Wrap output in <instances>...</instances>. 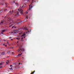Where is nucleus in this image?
<instances>
[{
  "mask_svg": "<svg viewBox=\"0 0 74 74\" xmlns=\"http://www.w3.org/2000/svg\"><path fill=\"white\" fill-rule=\"evenodd\" d=\"M25 6H26V4H24L22 6L20 7V8H21V9L18 10V11H19L20 12H21V14H23V10H22V8H24V7H25Z\"/></svg>",
  "mask_w": 74,
  "mask_h": 74,
  "instance_id": "obj_1",
  "label": "nucleus"
},
{
  "mask_svg": "<svg viewBox=\"0 0 74 74\" xmlns=\"http://www.w3.org/2000/svg\"><path fill=\"white\" fill-rule=\"evenodd\" d=\"M27 27H26V28H25L24 29H25V30L27 31L28 30V32L29 33H30V32H31V31L30 30H29V29H27Z\"/></svg>",
  "mask_w": 74,
  "mask_h": 74,
  "instance_id": "obj_2",
  "label": "nucleus"
},
{
  "mask_svg": "<svg viewBox=\"0 0 74 74\" xmlns=\"http://www.w3.org/2000/svg\"><path fill=\"white\" fill-rule=\"evenodd\" d=\"M33 8V6H30V5H29V9L28 11H30L31 10H32V8Z\"/></svg>",
  "mask_w": 74,
  "mask_h": 74,
  "instance_id": "obj_3",
  "label": "nucleus"
},
{
  "mask_svg": "<svg viewBox=\"0 0 74 74\" xmlns=\"http://www.w3.org/2000/svg\"><path fill=\"white\" fill-rule=\"evenodd\" d=\"M16 14L15 15V16H16V17H17V16H17L19 15V12H16Z\"/></svg>",
  "mask_w": 74,
  "mask_h": 74,
  "instance_id": "obj_4",
  "label": "nucleus"
},
{
  "mask_svg": "<svg viewBox=\"0 0 74 74\" xmlns=\"http://www.w3.org/2000/svg\"><path fill=\"white\" fill-rule=\"evenodd\" d=\"M27 33V32H25L24 34L23 35H22L21 36V37H23V36H25L26 35V33Z\"/></svg>",
  "mask_w": 74,
  "mask_h": 74,
  "instance_id": "obj_5",
  "label": "nucleus"
},
{
  "mask_svg": "<svg viewBox=\"0 0 74 74\" xmlns=\"http://www.w3.org/2000/svg\"><path fill=\"white\" fill-rule=\"evenodd\" d=\"M13 12H14V11L12 10V11H10V14H12V13H13Z\"/></svg>",
  "mask_w": 74,
  "mask_h": 74,
  "instance_id": "obj_6",
  "label": "nucleus"
},
{
  "mask_svg": "<svg viewBox=\"0 0 74 74\" xmlns=\"http://www.w3.org/2000/svg\"><path fill=\"white\" fill-rule=\"evenodd\" d=\"M5 30H6L5 29H3L2 30V32H1V33H3V32H5Z\"/></svg>",
  "mask_w": 74,
  "mask_h": 74,
  "instance_id": "obj_7",
  "label": "nucleus"
},
{
  "mask_svg": "<svg viewBox=\"0 0 74 74\" xmlns=\"http://www.w3.org/2000/svg\"><path fill=\"white\" fill-rule=\"evenodd\" d=\"M13 28H14V29H15L16 28V27H15V26H13L12 27V29H13Z\"/></svg>",
  "mask_w": 74,
  "mask_h": 74,
  "instance_id": "obj_8",
  "label": "nucleus"
},
{
  "mask_svg": "<svg viewBox=\"0 0 74 74\" xmlns=\"http://www.w3.org/2000/svg\"><path fill=\"white\" fill-rule=\"evenodd\" d=\"M34 73H35V71H34V72H32L30 74H34Z\"/></svg>",
  "mask_w": 74,
  "mask_h": 74,
  "instance_id": "obj_9",
  "label": "nucleus"
},
{
  "mask_svg": "<svg viewBox=\"0 0 74 74\" xmlns=\"http://www.w3.org/2000/svg\"><path fill=\"white\" fill-rule=\"evenodd\" d=\"M3 21H1V22L0 25H1V24H3Z\"/></svg>",
  "mask_w": 74,
  "mask_h": 74,
  "instance_id": "obj_10",
  "label": "nucleus"
},
{
  "mask_svg": "<svg viewBox=\"0 0 74 74\" xmlns=\"http://www.w3.org/2000/svg\"><path fill=\"white\" fill-rule=\"evenodd\" d=\"M19 51H21L22 50V49L21 47H19V49H18Z\"/></svg>",
  "mask_w": 74,
  "mask_h": 74,
  "instance_id": "obj_11",
  "label": "nucleus"
},
{
  "mask_svg": "<svg viewBox=\"0 0 74 74\" xmlns=\"http://www.w3.org/2000/svg\"><path fill=\"white\" fill-rule=\"evenodd\" d=\"M21 55H22V53H21V54H18V56H21Z\"/></svg>",
  "mask_w": 74,
  "mask_h": 74,
  "instance_id": "obj_12",
  "label": "nucleus"
},
{
  "mask_svg": "<svg viewBox=\"0 0 74 74\" xmlns=\"http://www.w3.org/2000/svg\"><path fill=\"white\" fill-rule=\"evenodd\" d=\"M10 67H13V66H12V65H10Z\"/></svg>",
  "mask_w": 74,
  "mask_h": 74,
  "instance_id": "obj_13",
  "label": "nucleus"
},
{
  "mask_svg": "<svg viewBox=\"0 0 74 74\" xmlns=\"http://www.w3.org/2000/svg\"><path fill=\"white\" fill-rule=\"evenodd\" d=\"M16 39H17V40H20V38H16Z\"/></svg>",
  "mask_w": 74,
  "mask_h": 74,
  "instance_id": "obj_14",
  "label": "nucleus"
},
{
  "mask_svg": "<svg viewBox=\"0 0 74 74\" xmlns=\"http://www.w3.org/2000/svg\"><path fill=\"white\" fill-rule=\"evenodd\" d=\"M23 38H21V41H22V40H23Z\"/></svg>",
  "mask_w": 74,
  "mask_h": 74,
  "instance_id": "obj_15",
  "label": "nucleus"
},
{
  "mask_svg": "<svg viewBox=\"0 0 74 74\" xmlns=\"http://www.w3.org/2000/svg\"><path fill=\"white\" fill-rule=\"evenodd\" d=\"M11 69H12V70H13V68H12V67H11V68H10Z\"/></svg>",
  "mask_w": 74,
  "mask_h": 74,
  "instance_id": "obj_16",
  "label": "nucleus"
},
{
  "mask_svg": "<svg viewBox=\"0 0 74 74\" xmlns=\"http://www.w3.org/2000/svg\"><path fill=\"white\" fill-rule=\"evenodd\" d=\"M7 10V9H6L4 10V11H6V10Z\"/></svg>",
  "mask_w": 74,
  "mask_h": 74,
  "instance_id": "obj_17",
  "label": "nucleus"
},
{
  "mask_svg": "<svg viewBox=\"0 0 74 74\" xmlns=\"http://www.w3.org/2000/svg\"><path fill=\"white\" fill-rule=\"evenodd\" d=\"M1 69L2 68H3V67H2V66H0V69H1Z\"/></svg>",
  "mask_w": 74,
  "mask_h": 74,
  "instance_id": "obj_18",
  "label": "nucleus"
},
{
  "mask_svg": "<svg viewBox=\"0 0 74 74\" xmlns=\"http://www.w3.org/2000/svg\"><path fill=\"white\" fill-rule=\"evenodd\" d=\"M28 18V16H27V17H26V19H28V18Z\"/></svg>",
  "mask_w": 74,
  "mask_h": 74,
  "instance_id": "obj_19",
  "label": "nucleus"
},
{
  "mask_svg": "<svg viewBox=\"0 0 74 74\" xmlns=\"http://www.w3.org/2000/svg\"><path fill=\"white\" fill-rule=\"evenodd\" d=\"M9 69H10V70H12L11 68H9Z\"/></svg>",
  "mask_w": 74,
  "mask_h": 74,
  "instance_id": "obj_20",
  "label": "nucleus"
},
{
  "mask_svg": "<svg viewBox=\"0 0 74 74\" xmlns=\"http://www.w3.org/2000/svg\"><path fill=\"white\" fill-rule=\"evenodd\" d=\"M12 25H10L9 27H12Z\"/></svg>",
  "mask_w": 74,
  "mask_h": 74,
  "instance_id": "obj_21",
  "label": "nucleus"
},
{
  "mask_svg": "<svg viewBox=\"0 0 74 74\" xmlns=\"http://www.w3.org/2000/svg\"><path fill=\"white\" fill-rule=\"evenodd\" d=\"M11 38V37H10L9 38L10 39H11V38Z\"/></svg>",
  "mask_w": 74,
  "mask_h": 74,
  "instance_id": "obj_22",
  "label": "nucleus"
},
{
  "mask_svg": "<svg viewBox=\"0 0 74 74\" xmlns=\"http://www.w3.org/2000/svg\"><path fill=\"white\" fill-rule=\"evenodd\" d=\"M2 64V63H0V65H1Z\"/></svg>",
  "mask_w": 74,
  "mask_h": 74,
  "instance_id": "obj_23",
  "label": "nucleus"
},
{
  "mask_svg": "<svg viewBox=\"0 0 74 74\" xmlns=\"http://www.w3.org/2000/svg\"><path fill=\"white\" fill-rule=\"evenodd\" d=\"M5 47H7V45H5Z\"/></svg>",
  "mask_w": 74,
  "mask_h": 74,
  "instance_id": "obj_24",
  "label": "nucleus"
},
{
  "mask_svg": "<svg viewBox=\"0 0 74 74\" xmlns=\"http://www.w3.org/2000/svg\"><path fill=\"white\" fill-rule=\"evenodd\" d=\"M15 33H16V32H14V34H15Z\"/></svg>",
  "mask_w": 74,
  "mask_h": 74,
  "instance_id": "obj_25",
  "label": "nucleus"
},
{
  "mask_svg": "<svg viewBox=\"0 0 74 74\" xmlns=\"http://www.w3.org/2000/svg\"><path fill=\"white\" fill-rule=\"evenodd\" d=\"M6 63H7V64H8V63L7 62H6Z\"/></svg>",
  "mask_w": 74,
  "mask_h": 74,
  "instance_id": "obj_26",
  "label": "nucleus"
},
{
  "mask_svg": "<svg viewBox=\"0 0 74 74\" xmlns=\"http://www.w3.org/2000/svg\"><path fill=\"white\" fill-rule=\"evenodd\" d=\"M34 1V0H32V1Z\"/></svg>",
  "mask_w": 74,
  "mask_h": 74,
  "instance_id": "obj_27",
  "label": "nucleus"
},
{
  "mask_svg": "<svg viewBox=\"0 0 74 74\" xmlns=\"http://www.w3.org/2000/svg\"><path fill=\"white\" fill-rule=\"evenodd\" d=\"M12 40H13V39H12L11 40V41H12Z\"/></svg>",
  "mask_w": 74,
  "mask_h": 74,
  "instance_id": "obj_28",
  "label": "nucleus"
},
{
  "mask_svg": "<svg viewBox=\"0 0 74 74\" xmlns=\"http://www.w3.org/2000/svg\"><path fill=\"white\" fill-rule=\"evenodd\" d=\"M21 64V63H19V64Z\"/></svg>",
  "mask_w": 74,
  "mask_h": 74,
  "instance_id": "obj_29",
  "label": "nucleus"
},
{
  "mask_svg": "<svg viewBox=\"0 0 74 74\" xmlns=\"http://www.w3.org/2000/svg\"><path fill=\"white\" fill-rule=\"evenodd\" d=\"M18 42H19L18 41V42H17V43H18Z\"/></svg>",
  "mask_w": 74,
  "mask_h": 74,
  "instance_id": "obj_30",
  "label": "nucleus"
},
{
  "mask_svg": "<svg viewBox=\"0 0 74 74\" xmlns=\"http://www.w3.org/2000/svg\"><path fill=\"white\" fill-rule=\"evenodd\" d=\"M21 34V33H19V34Z\"/></svg>",
  "mask_w": 74,
  "mask_h": 74,
  "instance_id": "obj_31",
  "label": "nucleus"
},
{
  "mask_svg": "<svg viewBox=\"0 0 74 74\" xmlns=\"http://www.w3.org/2000/svg\"><path fill=\"white\" fill-rule=\"evenodd\" d=\"M24 38H25V37H24Z\"/></svg>",
  "mask_w": 74,
  "mask_h": 74,
  "instance_id": "obj_32",
  "label": "nucleus"
},
{
  "mask_svg": "<svg viewBox=\"0 0 74 74\" xmlns=\"http://www.w3.org/2000/svg\"><path fill=\"white\" fill-rule=\"evenodd\" d=\"M23 59H24V58H23Z\"/></svg>",
  "mask_w": 74,
  "mask_h": 74,
  "instance_id": "obj_33",
  "label": "nucleus"
},
{
  "mask_svg": "<svg viewBox=\"0 0 74 74\" xmlns=\"http://www.w3.org/2000/svg\"><path fill=\"white\" fill-rule=\"evenodd\" d=\"M12 53H14L13 52H12Z\"/></svg>",
  "mask_w": 74,
  "mask_h": 74,
  "instance_id": "obj_34",
  "label": "nucleus"
},
{
  "mask_svg": "<svg viewBox=\"0 0 74 74\" xmlns=\"http://www.w3.org/2000/svg\"><path fill=\"white\" fill-rule=\"evenodd\" d=\"M30 0H28V1H30Z\"/></svg>",
  "mask_w": 74,
  "mask_h": 74,
  "instance_id": "obj_35",
  "label": "nucleus"
},
{
  "mask_svg": "<svg viewBox=\"0 0 74 74\" xmlns=\"http://www.w3.org/2000/svg\"><path fill=\"white\" fill-rule=\"evenodd\" d=\"M28 13H27V14H28Z\"/></svg>",
  "mask_w": 74,
  "mask_h": 74,
  "instance_id": "obj_36",
  "label": "nucleus"
},
{
  "mask_svg": "<svg viewBox=\"0 0 74 74\" xmlns=\"http://www.w3.org/2000/svg\"><path fill=\"white\" fill-rule=\"evenodd\" d=\"M3 17H4L3 16Z\"/></svg>",
  "mask_w": 74,
  "mask_h": 74,
  "instance_id": "obj_37",
  "label": "nucleus"
}]
</instances>
